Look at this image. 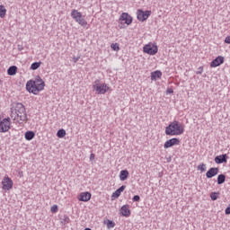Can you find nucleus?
I'll return each mask as SVG.
<instances>
[{
  "instance_id": "nucleus-1",
  "label": "nucleus",
  "mask_w": 230,
  "mask_h": 230,
  "mask_svg": "<svg viewBox=\"0 0 230 230\" xmlns=\"http://www.w3.org/2000/svg\"><path fill=\"white\" fill-rule=\"evenodd\" d=\"M11 119L15 125H22L28 121V113H26V107L21 102H13L11 104Z\"/></svg>"
},
{
  "instance_id": "nucleus-2",
  "label": "nucleus",
  "mask_w": 230,
  "mask_h": 230,
  "mask_svg": "<svg viewBox=\"0 0 230 230\" xmlns=\"http://www.w3.org/2000/svg\"><path fill=\"white\" fill-rule=\"evenodd\" d=\"M44 87H46V83H44L42 78L39 75L26 83V90L28 93H31L35 95L39 94L40 91H44Z\"/></svg>"
},
{
  "instance_id": "nucleus-3",
  "label": "nucleus",
  "mask_w": 230,
  "mask_h": 230,
  "mask_svg": "<svg viewBox=\"0 0 230 230\" xmlns=\"http://www.w3.org/2000/svg\"><path fill=\"white\" fill-rule=\"evenodd\" d=\"M166 136H181L184 134V125L174 120L165 128Z\"/></svg>"
},
{
  "instance_id": "nucleus-4",
  "label": "nucleus",
  "mask_w": 230,
  "mask_h": 230,
  "mask_svg": "<svg viewBox=\"0 0 230 230\" xmlns=\"http://www.w3.org/2000/svg\"><path fill=\"white\" fill-rule=\"evenodd\" d=\"M71 17L75 21V22H78L80 26L83 28H85L87 26V21H85V18L82 14V13L78 12L76 9H73L71 11Z\"/></svg>"
},
{
  "instance_id": "nucleus-5",
  "label": "nucleus",
  "mask_w": 230,
  "mask_h": 230,
  "mask_svg": "<svg viewBox=\"0 0 230 230\" xmlns=\"http://www.w3.org/2000/svg\"><path fill=\"white\" fill-rule=\"evenodd\" d=\"M93 91H96L97 94H105L111 87L106 84H100V80H95L93 84Z\"/></svg>"
},
{
  "instance_id": "nucleus-6",
  "label": "nucleus",
  "mask_w": 230,
  "mask_h": 230,
  "mask_svg": "<svg viewBox=\"0 0 230 230\" xmlns=\"http://www.w3.org/2000/svg\"><path fill=\"white\" fill-rule=\"evenodd\" d=\"M12 188H13V181H12V178L8 177V175H5L2 180V189L4 191H10Z\"/></svg>"
},
{
  "instance_id": "nucleus-7",
  "label": "nucleus",
  "mask_w": 230,
  "mask_h": 230,
  "mask_svg": "<svg viewBox=\"0 0 230 230\" xmlns=\"http://www.w3.org/2000/svg\"><path fill=\"white\" fill-rule=\"evenodd\" d=\"M152 15V11H143L141 9H138L137 11V19L140 21V22H145L148 17Z\"/></svg>"
},
{
  "instance_id": "nucleus-8",
  "label": "nucleus",
  "mask_w": 230,
  "mask_h": 230,
  "mask_svg": "<svg viewBox=\"0 0 230 230\" xmlns=\"http://www.w3.org/2000/svg\"><path fill=\"white\" fill-rule=\"evenodd\" d=\"M12 123V119L7 117L0 121V132H8L10 130V125Z\"/></svg>"
},
{
  "instance_id": "nucleus-9",
  "label": "nucleus",
  "mask_w": 230,
  "mask_h": 230,
  "mask_svg": "<svg viewBox=\"0 0 230 230\" xmlns=\"http://www.w3.org/2000/svg\"><path fill=\"white\" fill-rule=\"evenodd\" d=\"M143 51L144 53H146L147 55H156L157 51H159V49H157V45H152V44H147L145 45L143 48Z\"/></svg>"
},
{
  "instance_id": "nucleus-10",
  "label": "nucleus",
  "mask_w": 230,
  "mask_h": 230,
  "mask_svg": "<svg viewBox=\"0 0 230 230\" xmlns=\"http://www.w3.org/2000/svg\"><path fill=\"white\" fill-rule=\"evenodd\" d=\"M180 144L181 140H179V138H171L164 143V148H172V146H175V145Z\"/></svg>"
},
{
  "instance_id": "nucleus-11",
  "label": "nucleus",
  "mask_w": 230,
  "mask_h": 230,
  "mask_svg": "<svg viewBox=\"0 0 230 230\" xmlns=\"http://www.w3.org/2000/svg\"><path fill=\"white\" fill-rule=\"evenodd\" d=\"M219 169L218 167H211L207 172V179H213V177L218 175Z\"/></svg>"
},
{
  "instance_id": "nucleus-12",
  "label": "nucleus",
  "mask_w": 230,
  "mask_h": 230,
  "mask_svg": "<svg viewBox=\"0 0 230 230\" xmlns=\"http://www.w3.org/2000/svg\"><path fill=\"white\" fill-rule=\"evenodd\" d=\"M222 64H224V57L218 56L210 63V67H218Z\"/></svg>"
},
{
  "instance_id": "nucleus-13",
  "label": "nucleus",
  "mask_w": 230,
  "mask_h": 230,
  "mask_svg": "<svg viewBox=\"0 0 230 230\" xmlns=\"http://www.w3.org/2000/svg\"><path fill=\"white\" fill-rule=\"evenodd\" d=\"M78 200L80 202H89L91 200V192H82L78 196Z\"/></svg>"
},
{
  "instance_id": "nucleus-14",
  "label": "nucleus",
  "mask_w": 230,
  "mask_h": 230,
  "mask_svg": "<svg viewBox=\"0 0 230 230\" xmlns=\"http://www.w3.org/2000/svg\"><path fill=\"white\" fill-rule=\"evenodd\" d=\"M119 21H124L125 24L128 25L132 24V16L127 13H123L119 17Z\"/></svg>"
},
{
  "instance_id": "nucleus-15",
  "label": "nucleus",
  "mask_w": 230,
  "mask_h": 230,
  "mask_svg": "<svg viewBox=\"0 0 230 230\" xmlns=\"http://www.w3.org/2000/svg\"><path fill=\"white\" fill-rule=\"evenodd\" d=\"M215 163L217 164H222L223 163H227V155H221L215 157Z\"/></svg>"
},
{
  "instance_id": "nucleus-16",
  "label": "nucleus",
  "mask_w": 230,
  "mask_h": 230,
  "mask_svg": "<svg viewBox=\"0 0 230 230\" xmlns=\"http://www.w3.org/2000/svg\"><path fill=\"white\" fill-rule=\"evenodd\" d=\"M120 213L122 217H130V208H128V205H124L120 208Z\"/></svg>"
},
{
  "instance_id": "nucleus-17",
  "label": "nucleus",
  "mask_w": 230,
  "mask_h": 230,
  "mask_svg": "<svg viewBox=\"0 0 230 230\" xmlns=\"http://www.w3.org/2000/svg\"><path fill=\"white\" fill-rule=\"evenodd\" d=\"M127 188V186L122 185L120 188H119L116 191H114L111 195L112 199H118L119 197V195H121V193H123V191H125V189Z\"/></svg>"
},
{
  "instance_id": "nucleus-18",
  "label": "nucleus",
  "mask_w": 230,
  "mask_h": 230,
  "mask_svg": "<svg viewBox=\"0 0 230 230\" xmlns=\"http://www.w3.org/2000/svg\"><path fill=\"white\" fill-rule=\"evenodd\" d=\"M163 76V72L156 70L151 73V80H157V78H161Z\"/></svg>"
},
{
  "instance_id": "nucleus-19",
  "label": "nucleus",
  "mask_w": 230,
  "mask_h": 230,
  "mask_svg": "<svg viewBox=\"0 0 230 230\" xmlns=\"http://www.w3.org/2000/svg\"><path fill=\"white\" fill-rule=\"evenodd\" d=\"M7 74L9 76H13L14 75H17V66H12L7 69Z\"/></svg>"
},
{
  "instance_id": "nucleus-20",
  "label": "nucleus",
  "mask_w": 230,
  "mask_h": 230,
  "mask_svg": "<svg viewBox=\"0 0 230 230\" xmlns=\"http://www.w3.org/2000/svg\"><path fill=\"white\" fill-rule=\"evenodd\" d=\"M128 178V171L127 170L120 171V174H119L120 181H127Z\"/></svg>"
},
{
  "instance_id": "nucleus-21",
  "label": "nucleus",
  "mask_w": 230,
  "mask_h": 230,
  "mask_svg": "<svg viewBox=\"0 0 230 230\" xmlns=\"http://www.w3.org/2000/svg\"><path fill=\"white\" fill-rule=\"evenodd\" d=\"M33 137H35V132H33V131H27L25 133V139L27 141H31V139H33Z\"/></svg>"
},
{
  "instance_id": "nucleus-22",
  "label": "nucleus",
  "mask_w": 230,
  "mask_h": 230,
  "mask_svg": "<svg viewBox=\"0 0 230 230\" xmlns=\"http://www.w3.org/2000/svg\"><path fill=\"white\" fill-rule=\"evenodd\" d=\"M5 16H6V8L4 7V5H0V17H1V19H4Z\"/></svg>"
},
{
  "instance_id": "nucleus-23",
  "label": "nucleus",
  "mask_w": 230,
  "mask_h": 230,
  "mask_svg": "<svg viewBox=\"0 0 230 230\" xmlns=\"http://www.w3.org/2000/svg\"><path fill=\"white\" fill-rule=\"evenodd\" d=\"M224 182H226V175L219 174L217 176V184H224Z\"/></svg>"
},
{
  "instance_id": "nucleus-24",
  "label": "nucleus",
  "mask_w": 230,
  "mask_h": 230,
  "mask_svg": "<svg viewBox=\"0 0 230 230\" xmlns=\"http://www.w3.org/2000/svg\"><path fill=\"white\" fill-rule=\"evenodd\" d=\"M40 67V62H34L31 65V69L32 71H36V69H39Z\"/></svg>"
},
{
  "instance_id": "nucleus-25",
  "label": "nucleus",
  "mask_w": 230,
  "mask_h": 230,
  "mask_svg": "<svg viewBox=\"0 0 230 230\" xmlns=\"http://www.w3.org/2000/svg\"><path fill=\"white\" fill-rule=\"evenodd\" d=\"M58 137L61 138L66 137V130L65 129H59L57 133Z\"/></svg>"
},
{
  "instance_id": "nucleus-26",
  "label": "nucleus",
  "mask_w": 230,
  "mask_h": 230,
  "mask_svg": "<svg viewBox=\"0 0 230 230\" xmlns=\"http://www.w3.org/2000/svg\"><path fill=\"white\" fill-rule=\"evenodd\" d=\"M69 222H71V219L67 216H64L63 218H61V224H64V226L69 224Z\"/></svg>"
},
{
  "instance_id": "nucleus-27",
  "label": "nucleus",
  "mask_w": 230,
  "mask_h": 230,
  "mask_svg": "<svg viewBox=\"0 0 230 230\" xmlns=\"http://www.w3.org/2000/svg\"><path fill=\"white\" fill-rule=\"evenodd\" d=\"M115 226H116V223H114L113 221L108 220V223H107L108 229H112V227H114Z\"/></svg>"
},
{
  "instance_id": "nucleus-28",
  "label": "nucleus",
  "mask_w": 230,
  "mask_h": 230,
  "mask_svg": "<svg viewBox=\"0 0 230 230\" xmlns=\"http://www.w3.org/2000/svg\"><path fill=\"white\" fill-rule=\"evenodd\" d=\"M111 49H113L114 51H119V46L118 45V43H112L111 45Z\"/></svg>"
},
{
  "instance_id": "nucleus-29",
  "label": "nucleus",
  "mask_w": 230,
  "mask_h": 230,
  "mask_svg": "<svg viewBox=\"0 0 230 230\" xmlns=\"http://www.w3.org/2000/svg\"><path fill=\"white\" fill-rule=\"evenodd\" d=\"M210 199H211V200H217V199H218V193H217V192H212V193L210 194Z\"/></svg>"
},
{
  "instance_id": "nucleus-30",
  "label": "nucleus",
  "mask_w": 230,
  "mask_h": 230,
  "mask_svg": "<svg viewBox=\"0 0 230 230\" xmlns=\"http://www.w3.org/2000/svg\"><path fill=\"white\" fill-rule=\"evenodd\" d=\"M198 170H200L201 172H206V164H201L198 165Z\"/></svg>"
},
{
  "instance_id": "nucleus-31",
  "label": "nucleus",
  "mask_w": 230,
  "mask_h": 230,
  "mask_svg": "<svg viewBox=\"0 0 230 230\" xmlns=\"http://www.w3.org/2000/svg\"><path fill=\"white\" fill-rule=\"evenodd\" d=\"M50 211L52 213H57V211H58V206H57V205L52 206L50 208Z\"/></svg>"
},
{
  "instance_id": "nucleus-32",
  "label": "nucleus",
  "mask_w": 230,
  "mask_h": 230,
  "mask_svg": "<svg viewBox=\"0 0 230 230\" xmlns=\"http://www.w3.org/2000/svg\"><path fill=\"white\" fill-rule=\"evenodd\" d=\"M132 200L133 202H139V200H141V197H139V195H135Z\"/></svg>"
},
{
  "instance_id": "nucleus-33",
  "label": "nucleus",
  "mask_w": 230,
  "mask_h": 230,
  "mask_svg": "<svg viewBox=\"0 0 230 230\" xmlns=\"http://www.w3.org/2000/svg\"><path fill=\"white\" fill-rule=\"evenodd\" d=\"M202 73H204V67L199 66L196 72V75H202Z\"/></svg>"
},
{
  "instance_id": "nucleus-34",
  "label": "nucleus",
  "mask_w": 230,
  "mask_h": 230,
  "mask_svg": "<svg viewBox=\"0 0 230 230\" xmlns=\"http://www.w3.org/2000/svg\"><path fill=\"white\" fill-rule=\"evenodd\" d=\"M226 44H230V35L225 39Z\"/></svg>"
},
{
  "instance_id": "nucleus-35",
  "label": "nucleus",
  "mask_w": 230,
  "mask_h": 230,
  "mask_svg": "<svg viewBox=\"0 0 230 230\" xmlns=\"http://www.w3.org/2000/svg\"><path fill=\"white\" fill-rule=\"evenodd\" d=\"M79 60H80V57H78V58L74 57V58H73V62H74L75 64H76V62H78Z\"/></svg>"
},
{
  "instance_id": "nucleus-36",
  "label": "nucleus",
  "mask_w": 230,
  "mask_h": 230,
  "mask_svg": "<svg viewBox=\"0 0 230 230\" xmlns=\"http://www.w3.org/2000/svg\"><path fill=\"white\" fill-rule=\"evenodd\" d=\"M24 49V47L22 45H18V51H22Z\"/></svg>"
},
{
  "instance_id": "nucleus-37",
  "label": "nucleus",
  "mask_w": 230,
  "mask_h": 230,
  "mask_svg": "<svg viewBox=\"0 0 230 230\" xmlns=\"http://www.w3.org/2000/svg\"><path fill=\"white\" fill-rule=\"evenodd\" d=\"M94 157H95L94 154H91L90 155V161H94Z\"/></svg>"
},
{
  "instance_id": "nucleus-38",
  "label": "nucleus",
  "mask_w": 230,
  "mask_h": 230,
  "mask_svg": "<svg viewBox=\"0 0 230 230\" xmlns=\"http://www.w3.org/2000/svg\"><path fill=\"white\" fill-rule=\"evenodd\" d=\"M167 93H169V94H172L173 93V90L172 89H168Z\"/></svg>"
},
{
  "instance_id": "nucleus-39",
  "label": "nucleus",
  "mask_w": 230,
  "mask_h": 230,
  "mask_svg": "<svg viewBox=\"0 0 230 230\" xmlns=\"http://www.w3.org/2000/svg\"><path fill=\"white\" fill-rule=\"evenodd\" d=\"M1 84H2V82H1V80H0V85H1Z\"/></svg>"
}]
</instances>
